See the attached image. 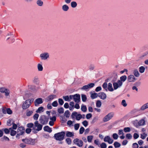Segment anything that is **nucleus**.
<instances>
[{
	"label": "nucleus",
	"instance_id": "nucleus-1",
	"mask_svg": "<svg viewBox=\"0 0 148 148\" xmlns=\"http://www.w3.org/2000/svg\"><path fill=\"white\" fill-rule=\"evenodd\" d=\"M65 134L64 132H62L55 134L54 137L57 140H62L64 139Z\"/></svg>",
	"mask_w": 148,
	"mask_h": 148
},
{
	"label": "nucleus",
	"instance_id": "nucleus-2",
	"mask_svg": "<svg viewBox=\"0 0 148 148\" xmlns=\"http://www.w3.org/2000/svg\"><path fill=\"white\" fill-rule=\"evenodd\" d=\"M34 126L33 127V129L34 130H36L37 131L41 130L42 128V125L41 124H39L38 123V121H36L34 123Z\"/></svg>",
	"mask_w": 148,
	"mask_h": 148
},
{
	"label": "nucleus",
	"instance_id": "nucleus-3",
	"mask_svg": "<svg viewBox=\"0 0 148 148\" xmlns=\"http://www.w3.org/2000/svg\"><path fill=\"white\" fill-rule=\"evenodd\" d=\"M123 85V82L121 81L118 80L117 82H114L113 83V85L114 90L117 89L119 88H120Z\"/></svg>",
	"mask_w": 148,
	"mask_h": 148
},
{
	"label": "nucleus",
	"instance_id": "nucleus-4",
	"mask_svg": "<svg viewBox=\"0 0 148 148\" xmlns=\"http://www.w3.org/2000/svg\"><path fill=\"white\" fill-rule=\"evenodd\" d=\"M114 114L113 112H110L106 116L103 118V121L104 122L108 121L111 119L113 116Z\"/></svg>",
	"mask_w": 148,
	"mask_h": 148
},
{
	"label": "nucleus",
	"instance_id": "nucleus-5",
	"mask_svg": "<svg viewBox=\"0 0 148 148\" xmlns=\"http://www.w3.org/2000/svg\"><path fill=\"white\" fill-rule=\"evenodd\" d=\"M73 143L74 144L79 147H82L83 145V141L77 138L73 140Z\"/></svg>",
	"mask_w": 148,
	"mask_h": 148
},
{
	"label": "nucleus",
	"instance_id": "nucleus-6",
	"mask_svg": "<svg viewBox=\"0 0 148 148\" xmlns=\"http://www.w3.org/2000/svg\"><path fill=\"white\" fill-rule=\"evenodd\" d=\"M49 118L45 116H42L39 119V121L42 124L45 125L47 123Z\"/></svg>",
	"mask_w": 148,
	"mask_h": 148
},
{
	"label": "nucleus",
	"instance_id": "nucleus-7",
	"mask_svg": "<svg viewBox=\"0 0 148 148\" xmlns=\"http://www.w3.org/2000/svg\"><path fill=\"white\" fill-rule=\"evenodd\" d=\"M32 100H27L25 101L23 103L22 105V108L23 109H26L28 108L31 105L30 101Z\"/></svg>",
	"mask_w": 148,
	"mask_h": 148
},
{
	"label": "nucleus",
	"instance_id": "nucleus-8",
	"mask_svg": "<svg viewBox=\"0 0 148 148\" xmlns=\"http://www.w3.org/2000/svg\"><path fill=\"white\" fill-rule=\"evenodd\" d=\"M22 141L27 144L33 145L35 143L34 140L31 138L23 139Z\"/></svg>",
	"mask_w": 148,
	"mask_h": 148
},
{
	"label": "nucleus",
	"instance_id": "nucleus-9",
	"mask_svg": "<svg viewBox=\"0 0 148 148\" xmlns=\"http://www.w3.org/2000/svg\"><path fill=\"white\" fill-rule=\"evenodd\" d=\"M94 85L95 84L94 83H90L87 85H86L83 86L81 88V89L82 90H87L88 89L94 87Z\"/></svg>",
	"mask_w": 148,
	"mask_h": 148
},
{
	"label": "nucleus",
	"instance_id": "nucleus-10",
	"mask_svg": "<svg viewBox=\"0 0 148 148\" xmlns=\"http://www.w3.org/2000/svg\"><path fill=\"white\" fill-rule=\"evenodd\" d=\"M49 54L47 52H45L41 54L40 57L41 60H47L49 57Z\"/></svg>",
	"mask_w": 148,
	"mask_h": 148
},
{
	"label": "nucleus",
	"instance_id": "nucleus-11",
	"mask_svg": "<svg viewBox=\"0 0 148 148\" xmlns=\"http://www.w3.org/2000/svg\"><path fill=\"white\" fill-rule=\"evenodd\" d=\"M0 92L2 93H5L6 96H8L10 94L9 90L4 88L2 87L0 88Z\"/></svg>",
	"mask_w": 148,
	"mask_h": 148
},
{
	"label": "nucleus",
	"instance_id": "nucleus-12",
	"mask_svg": "<svg viewBox=\"0 0 148 148\" xmlns=\"http://www.w3.org/2000/svg\"><path fill=\"white\" fill-rule=\"evenodd\" d=\"M136 80V78L132 75H130L127 76V80L129 82H134Z\"/></svg>",
	"mask_w": 148,
	"mask_h": 148
},
{
	"label": "nucleus",
	"instance_id": "nucleus-13",
	"mask_svg": "<svg viewBox=\"0 0 148 148\" xmlns=\"http://www.w3.org/2000/svg\"><path fill=\"white\" fill-rule=\"evenodd\" d=\"M104 141L105 142H107L109 144L112 143L113 142V140L109 136H106L104 138Z\"/></svg>",
	"mask_w": 148,
	"mask_h": 148
},
{
	"label": "nucleus",
	"instance_id": "nucleus-14",
	"mask_svg": "<svg viewBox=\"0 0 148 148\" xmlns=\"http://www.w3.org/2000/svg\"><path fill=\"white\" fill-rule=\"evenodd\" d=\"M73 100L76 103H78L80 101V96L79 94H75L74 95Z\"/></svg>",
	"mask_w": 148,
	"mask_h": 148
},
{
	"label": "nucleus",
	"instance_id": "nucleus-15",
	"mask_svg": "<svg viewBox=\"0 0 148 148\" xmlns=\"http://www.w3.org/2000/svg\"><path fill=\"white\" fill-rule=\"evenodd\" d=\"M25 129L24 127H20L18 128L17 130V132L19 134L22 135L24 133Z\"/></svg>",
	"mask_w": 148,
	"mask_h": 148
},
{
	"label": "nucleus",
	"instance_id": "nucleus-16",
	"mask_svg": "<svg viewBox=\"0 0 148 148\" xmlns=\"http://www.w3.org/2000/svg\"><path fill=\"white\" fill-rule=\"evenodd\" d=\"M72 115L76 117V119L77 120H79L82 119V115L80 114H78L76 112H74L72 114Z\"/></svg>",
	"mask_w": 148,
	"mask_h": 148
},
{
	"label": "nucleus",
	"instance_id": "nucleus-17",
	"mask_svg": "<svg viewBox=\"0 0 148 148\" xmlns=\"http://www.w3.org/2000/svg\"><path fill=\"white\" fill-rule=\"evenodd\" d=\"M99 96L101 99H104L106 98V95L105 93L103 92H101L99 94Z\"/></svg>",
	"mask_w": 148,
	"mask_h": 148
},
{
	"label": "nucleus",
	"instance_id": "nucleus-18",
	"mask_svg": "<svg viewBox=\"0 0 148 148\" xmlns=\"http://www.w3.org/2000/svg\"><path fill=\"white\" fill-rule=\"evenodd\" d=\"M107 89L110 92L113 91L114 90V88L112 87V84L111 83H109L108 84Z\"/></svg>",
	"mask_w": 148,
	"mask_h": 148
},
{
	"label": "nucleus",
	"instance_id": "nucleus-19",
	"mask_svg": "<svg viewBox=\"0 0 148 148\" xmlns=\"http://www.w3.org/2000/svg\"><path fill=\"white\" fill-rule=\"evenodd\" d=\"M44 130L45 131H47L49 133L51 132L52 131L51 128H50L48 126H45L44 127Z\"/></svg>",
	"mask_w": 148,
	"mask_h": 148
},
{
	"label": "nucleus",
	"instance_id": "nucleus-20",
	"mask_svg": "<svg viewBox=\"0 0 148 148\" xmlns=\"http://www.w3.org/2000/svg\"><path fill=\"white\" fill-rule=\"evenodd\" d=\"M74 133L73 132L67 131L66 132V135L67 137H71L74 136Z\"/></svg>",
	"mask_w": 148,
	"mask_h": 148
},
{
	"label": "nucleus",
	"instance_id": "nucleus-21",
	"mask_svg": "<svg viewBox=\"0 0 148 148\" xmlns=\"http://www.w3.org/2000/svg\"><path fill=\"white\" fill-rule=\"evenodd\" d=\"M10 131V135L12 136H14L16 134V132L12 129V128H9Z\"/></svg>",
	"mask_w": 148,
	"mask_h": 148
},
{
	"label": "nucleus",
	"instance_id": "nucleus-22",
	"mask_svg": "<svg viewBox=\"0 0 148 148\" xmlns=\"http://www.w3.org/2000/svg\"><path fill=\"white\" fill-rule=\"evenodd\" d=\"M90 94L91 95V97L92 99H94L98 97V95L96 93H93L92 92H90Z\"/></svg>",
	"mask_w": 148,
	"mask_h": 148
},
{
	"label": "nucleus",
	"instance_id": "nucleus-23",
	"mask_svg": "<svg viewBox=\"0 0 148 148\" xmlns=\"http://www.w3.org/2000/svg\"><path fill=\"white\" fill-rule=\"evenodd\" d=\"M56 97V95H49L47 98V100L48 101H50Z\"/></svg>",
	"mask_w": 148,
	"mask_h": 148
},
{
	"label": "nucleus",
	"instance_id": "nucleus-24",
	"mask_svg": "<svg viewBox=\"0 0 148 148\" xmlns=\"http://www.w3.org/2000/svg\"><path fill=\"white\" fill-rule=\"evenodd\" d=\"M43 102L42 99V98H39L37 99L35 101V105L37 104H39L42 103Z\"/></svg>",
	"mask_w": 148,
	"mask_h": 148
},
{
	"label": "nucleus",
	"instance_id": "nucleus-25",
	"mask_svg": "<svg viewBox=\"0 0 148 148\" xmlns=\"http://www.w3.org/2000/svg\"><path fill=\"white\" fill-rule=\"evenodd\" d=\"M133 73L134 75L136 77H138L139 76L140 74L137 69H134L133 71Z\"/></svg>",
	"mask_w": 148,
	"mask_h": 148
},
{
	"label": "nucleus",
	"instance_id": "nucleus-26",
	"mask_svg": "<svg viewBox=\"0 0 148 148\" xmlns=\"http://www.w3.org/2000/svg\"><path fill=\"white\" fill-rule=\"evenodd\" d=\"M93 136L92 135L88 136L87 137L88 141L89 143H91L93 138Z\"/></svg>",
	"mask_w": 148,
	"mask_h": 148
},
{
	"label": "nucleus",
	"instance_id": "nucleus-27",
	"mask_svg": "<svg viewBox=\"0 0 148 148\" xmlns=\"http://www.w3.org/2000/svg\"><path fill=\"white\" fill-rule=\"evenodd\" d=\"M81 110L84 112H86L87 111V108L86 106L82 104L81 106Z\"/></svg>",
	"mask_w": 148,
	"mask_h": 148
},
{
	"label": "nucleus",
	"instance_id": "nucleus-28",
	"mask_svg": "<svg viewBox=\"0 0 148 148\" xmlns=\"http://www.w3.org/2000/svg\"><path fill=\"white\" fill-rule=\"evenodd\" d=\"M37 68L39 71H42L43 70V67L42 64H37Z\"/></svg>",
	"mask_w": 148,
	"mask_h": 148
},
{
	"label": "nucleus",
	"instance_id": "nucleus-29",
	"mask_svg": "<svg viewBox=\"0 0 148 148\" xmlns=\"http://www.w3.org/2000/svg\"><path fill=\"white\" fill-rule=\"evenodd\" d=\"M127 78V76L124 75L121 77L120 78V80H119L120 81H121V82H124L126 80Z\"/></svg>",
	"mask_w": 148,
	"mask_h": 148
},
{
	"label": "nucleus",
	"instance_id": "nucleus-30",
	"mask_svg": "<svg viewBox=\"0 0 148 148\" xmlns=\"http://www.w3.org/2000/svg\"><path fill=\"white\" fill-rule=\"evenodd\" d=\"M147 108H148V102L143 105L140 109L142 110H143Z\"/></svg>",
	"mask_w": 148,
	"mask_h": 148
},
{
	"label": "nucleus",
	"instance_id": "nucleus-31",
	"mask_svg": "<svg viewBox=\"0 0 148 148\" xmlns=\"http://www.w3.org/2000/svg\"><path fill=\"white\" fill-rule=\"evenodd\" d=\"M74 121H72L71 120L68 121L67 124V125L69 126V127H71L73 126V123Z\"/></svg>",
	"mask_w": 148,
	"mask_h": 148
},
{
	"label": "nucleus",
	"instance_id": "nucleus-32",
	"mask_svg": "<svg viewBox=\"0 0 148 148\" xmlns=\"http://www.w3.org/2000/svg\"><path fill=\"white\" fill-rule=\"evenodd\" d=\"M77 5V3L75 1H72L71 3V6L72 8H75Z\"/></svg>",
	"mask_w": 148,
	"mask_h": 148
},
{
	"label": "nucleus",
	"instance_id": "nucleus-33",
	"mask_svg": "<svg viewBox=\"0 0 148 148\" xmlns=\"http://www.w3.org/2000/svg\"><path fill=\"white\" fill-rule=\"evenodd\" d=\"M63 10L64 11H67L69 9V7L66 5H64L62 7Z\"/></svg>",
	"mask_w": 148,
	"mask_h": 148
},
{
	"label": "nucleus",
	"instance_id": "nucleus-34",
	"mask_svg": "<svg viewBox=\"0 0 148 148\" xmlns=\"http://www.w3.org/2000/svg\"><path fill=\"white\" fill-rule=\"evenodd\" d=\"M140 136L141 138L143 139H144L147 136V134L145 133H143L140 134Z\"/></svg>",
	"mask_w": 148,
	"mask_h": 148
},
{
	"label": "nucleus",
	"instance_id": "nucleus-35",
	"mask_svg": "<svg viewBox=\"0 0 148 148\" xmlns=\"http://www.w3.org/2000/svg\"><path fill=\"white\" fill-rule=\"evenodd\" d=\"M114 145L115 148L119 147L121 146V144L117 142H115L114 143Z\"/></svg>",
	"mask_w": 148,
	"mask_h": 148
},
{
	"label": "nucleus",
	"instance_id": "nucleus-36",
	"mask_svg": "<svg viewBox=\"0 0 148 148\" xmlns=\"http://www.w3.org/2000/svg\"><path fill=\"white\" fill-rule=\"evenodd\" d=\"M138 123L140 125H143L145 124V121L144 120L142 119L138 122Z\"/></svg>",
	"mask_w": 148,
	"mask_h": 148
},
{
	"label": "nucleus",
	"instance_id": "nucleus-37",
	"mask_svg": "<svg viewBox=\"0 0 148 148\" xmlns=\"http://www.w3.org/2000/svg\"><path fill=\"white\" fill-rule=\"evenodd\" d=\"M139 69L140 72L141 73H143L145 71V68L144 66H141L139 68Z\"/></svg>",
	"mask_w": 148,
	"mask_h": 148
},
{
	"label": "nucleus",
	"instance_id": "nucleus-38",
	"mask_svg": "<svg viewBox=\"0 0 148 148\" xmlns=\"http://www.w3.org/2000/svg\"><path fill=\"white\" fill-rule=\"evenodd\" d=\"M82 101L83 102H85L86 101L87 98L86 96L85 95L82 94Z\"/></svg>",
	"mask_w": 148,
	"mask_h": 148
},
{
	"label": "nucleus",
	"instance_id": "nucleus-39",
	"mask_svg": "<svg viewBox=\"0 0 148 148\" xmlns=\"http://www.w3.org/2000/svg\"><path fill=\"white\" fill-rule=\"evenodd\" d=\"M64 109L63 108H60L58 110V112L60 114H62L64 112Z\"/></svg>",
	"mask_w": 148,
	"mask_h": 148
},
{
	"label": "nucleus",
	"instance_id": "nucleus-40",
	"mask_svg": "<svg viewBox=\"0 0 148 148\" xmlns=\"http://www.w3.org/2000/svg\"><path fill=\"white\" fill-rule=\"evenodd\" d=\"M108 86L107 85V84L106 82L104 83L102 85V86L103 88L106 91H107Z\"/></svg>",
	"mask_w": 148,
	"mask_h": 148
},
{
	"label": "nucleus",
	"instance_id": "nucleus-41",
	"mask_svg": "<svg viewBox=\"0 0 148 148\" xmlns=\"http://www.w3.org/2000/svg\"><path fill=\"white\" fill-rule=\"evenodd\" d=\"M66 141L68 145H71V140L69 138H67L66 140Z\"/></svg>",
	"mask_w": 148,
	"mask_h": 148
},
{
	"label": "nucleus",
	"instance_id": "nucleus-42",
	"mask_svg": "<svg viewBox=\"0 0 148 148\" xmlns=\"http://www.w3.org/2000/svg\"><path fill=\"white\" fill-rule=\"evenodd\" d=\"M80 126V124L79 123L75 124L74 125V129L75 130H77Z\"/></svg>",
	"mask_w": 148,
	"mask_h": 148
},
{
	"label": "nucleus",
	"instance_id": "nucleus-43",
	"mask_svg": "<svg viewBox=\"0 0 148 148\" xmlns=\"http://www.w3.org/2000/svg\"><path fill=\"white\" fill-rule=\"evenodd\" d=\"M33 82L36 84H39V80L38 78L37 77H35L34 79Z\"/></svg>",
	"mask_w": 148,
	"mask_h": 148
},
{
	"label": "nucleus",
	"instance_id": "nucleus-44",
	"mask_svg": "<svg viewBox=\"0 0 148 148\" xmlns=\"http://www.w3.org/2000/svg\"><path fill=\"white\" fill-rule=\"evenodd\" d=\"M100 147L101 148H106L107 145L106 143H102L101 144Z\"/></svg>",
	"mask_w": 148,
	"mask_h": 148
},
{
	"label": "nucleus",
	"instance_id": "nucleus-45",
	"mask_svg": "<svg viewBox=\"0 0 148 148\" xmlns=\"http://www.w3.org/2000/svg\"><path fill=\"white\" fill-rule=\"evenodd\" d=\"M123 130L125 132H129L131 131V129L129 127H125L124 128Z\"/></svg>",
	"mask_w": 148,
	"mask_h": 148
},
{
	"label": "nucleus",
	"instance_id": "nucleus-46",
	"mask_svg": "<svg viewBox=\"0 0 148 148\" xmlns=\"http://www.w3.org/2000/svg\"><path fill=\"white\" fill-rule=\"evenodd\" d=\"M3 130L4 131V132L6 134H9L10 132V130H9V129H8L7 128H5L4 129H3Z\"/></svg>",
	"mask_w": 148,
	"mask_h": 148
},
{
	"label": "nucleus",
	"instance_id": "nucleus-47",
	"mask_svg": "<svg viewBox=\"0 0 148 148\" xmlns=\"http://www.w3.org/2000/svg\"><path fill=\"white\" fill-rule=\"evenodd\" d=\"M70 115V114L69 111L68 110H67L65 111L64 113V116L66 117H69Z\"/></svg>",
	"mask_w": 148,
	"mask_h": 148
},
{
	"label": "nucleus",
	"instance_id": "nucleus-48",
	"mask_svg": "<svg viewBox=\"0 0 148 148\" xmlns=\"http://www.w3.org/2000/svg\"><path fill=\"white\" fill-rule=\"evenodd\" d=\"M101 102L99 101L98 100L96 102V106L98 107H100L101 106Z\"/></svg>",
	"mask_w": 148,
	"mask_h": 148
},
{
	"label": "nucleus",
	"instance_id": "nucleus-49",
	"mask_svg": "<svg viewBox=\"0 0 148 148\" xmlns=\"http://www.w3.org/2000/svg\"><path fill=\"white\" fill-rule=\"evenodd\" d=\"M85 130L84 128L83 127H81L79 130V134H82L83 133Z\"/></svg>",
	"mask_w": 148,
	"mask_h": 148
},
{
	"label": "nucleus",
	"instance_id": "nucleus-50",
	"mask_svg": "<svg viewBox=\"0 0 148 148\" xmlns=\"http://www.w3.org/2000/svg\"><path fill=\"white\" fill-rule=\"evenodd\" d=\"M39 116V115L37 114H35L33 116V118L35 120H37Z\"/></svg>",
	"mask_w": 148,
	"mask_h": 148
},
{
	"label": "nucleus",
	"instance_id": "nucleus-51",
	"mask_svg": "<svg viewBox=\"0 0 148 148\" xmlns=\"http://www.w3.org/2000/svg\"><path fill=\"white\" fill-rule=\"evenodd\" d=\"M112 137L114 139H117L118 138V136L116 133L113 134L112 135Z\"/></svg>",
	"mask_w": 148,
	"mask_h": 148
},
{
	"label": "nucleus",
	"instance_id": "nucleus-52",
	"mask_svg": "<svg viewBox=\"0 0 148 148\" xmlns=\"http://www.w3.org/2000/svg\"><path fill=\"white\" fill-rule=\"evenodd\" d=\"M2 139L3 141L5 140L9 141L10 140L9 138L5 136H4L2 138Z\"/></svg>",
	"mask_w": 148,
	"mask_h": 148
},
{
	"label": "nucleus",
	"instance_id": "nucleus-53",
	"mask_svg": "<svg viewBox=\"0 0 148 148\" xmlns=\"http://www.w3.org/2000/svg\"><path fill=\"white\" fill-rule=\"evenodd\" d=\"M12 127L13 130H16L17 127V125L16 124L14 123H12Z\"/></svg>",
	"mask_w": 148,
	"mask_h": 148
},
{
	"label": "nucleus",
	"instance_id": "nucleus-54",
	"mask_svg": "<svg viewBox=\"0 0 148 148\" xmlns=\"http://www.w3.org/2000/svg\"><path fill=\"white\" fill-rule=\"evenodd\" d=\"M52 105L55 107H57L58 105V103L57 101H55L52 103Z\"/></svg>",
	"mask_w": 148,
	"mask_h": 148
},
{
	"label": "nucleus",
	"instance_id": "nucleus-55",
	"mask_svg": "<svg viewBox=\"0 0 148 148\" xmlns=\"http://www.w3.org/2000/svg\"><path fill=\"white\" fill-rule=\"evenodd\" d=\"M56 117L55 116H53L52 117H50V119L51 121H52L53 122H55L56 120Z\"/></svg>",
	"mask_w": 148,
	"mask_h": 148
},
{
	"label": "nucleus",
	"instance_id": "nucleus-56",
	"mask_svg": "<svg viewBox=\"0 0 148 148\" xmlns=\"http://www.w3.org/2000/svg\"><path fill=\"white\" fill-rule=\"evenodd\" d=\"M121 104L124 107H126L127 106L126 101L125 100H123L121 102Z\"/></svg>",
	"mask_w": 148,
	"mask_h": 148
},
{
	"label": "nucleus",
	"instance_id": "nucleus-57",
	"mask_svg": "<svg viewBox=\"0 0 148 148\" xmlns=\"http://www.w3.org/2000/svg\"><path fill=\"white\" fill-rule=\"evenodd\" d=\"M6 113L8 114H11L12 113V111L10 108H8L6 110Z\"/></svg>",
	"mask_w": 148,
	"mask_h": 148
},
{
	"label": "nucleus",
	"instance_id": "nucleus-58",
	"mask_svg": "<svg viewBox=\"0 0 148 148\" xmlns=\"http://www.w3.org/2000/svg\"><path fill=\"white\" fill-rule=\"evenodd\" d=\"M43 108L42 107H40L38 110H36V112L37 113H40L41 111L43 109Z\"/></svg>",
	"mask_w": 148,
	"mask_h": 148
},
{
	"label": "nucleus",
	"instance_id": "nucleus-59",
	"mask_svg": "<svg viewBox=\"0 0 148 148\" xmlns=\"http://www.w3.org/2000/svg\"><path fill=\"white\" fill-rule=\"evenodd\" d=\"M37 4L39 6H41L43 4V2L41 0H38L37 2Z\"/></svg>",
	"mask_w": 148,
	"mask_h": 148
},
{
	"label": "nucleus",
	"instance_id": "nucleus-60",
	"mask_svg": "<svg viewBox=\"0 0 148 148\" xmlns=\"http://www.w3.org/2000/svg\"><path fill=\"white\" fill-rule=\"evenodd\" d=\"M63 98L66 101H70V100H69V96L68 95L66 96H64L63 97Z\"/></svg>",
	"mask_w": 148,
	"mask_h": 148
},
{
	"label": "nucleus",
	"instance_id": "nucleus-61",
	"mask_svg": "<svg viewBox=\"0 0 148 148\" xmlns=\"http://www.w3.org/2000/svg\"><path fill=\"white\" fill-rule=\"evenodd\" d=\"M126 138L128 139H130L132 138V136L130 134H128L126 135Z\"/></svg>",
	"mask_w": 148,
	"mask_h": 148
},
{
	"label": "nucleus",
	"instance_id": "nucleus-62",
	"mask_svg": "<svg viewBox=\"0 0 148 148\" xmlns=\"http://www.w3.org/2000/svg\"><path fill=\"white\" fill-rule=\"evenodd\" d=\"M92 116V114L91 113H88L86 114V118L87 119H89Z\"/></svg>",
	"mask_w": 148,
	"mask_h": 148
},
{
	"label": "nucleus",
	"instance_id": "nucleus-63",
	"mask_svg": "<svg viewBox=\"0 0 148 148\" xmlns=\"http://www.w3.org/2000/svg\"><path fill=\"white\" fill-rule=\"evenodd\" d=\"M58 102L59 104L61 105H62L64 103L63 100L61 99H58Z\"/></svg>",
	"mask_w": 148,
	"mask_h": 148
},
{
	"label": "nucleus",
	"instance_id": "nucleus-64",
	"mask_svg": "<svg viewBox=\"0 0 148 148\" xmlns=\"http://www.w3.org/2000/svg\"><path fill=\"white\" fill-rule=\"evenodd\" d=\"M138 144L136 143H134L133 144L132 147L133 148H138Z\"/></svg>",
	"mask_w": 148,
	"mask_h": 148
}]
</instances>
